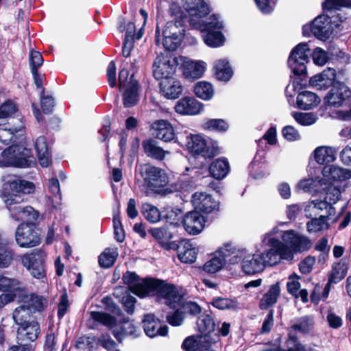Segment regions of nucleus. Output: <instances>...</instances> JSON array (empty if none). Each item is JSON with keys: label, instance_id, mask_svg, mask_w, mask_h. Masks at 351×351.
Returning <instances> with one entry per match:
<instances>
[{"label": "nucleus", "instance_id": "obj_1", "mask_svg": "<svg viewBox=\"0 0 351 351\" xmlns=\"http://www.w3.org/2000/svg\"><path fill=\"white\" fill-rule=\"evenodd\" d=\"M131 292L140 298L156 296L159 299H164L165 304L172 309L177 308L183 298L176 285L153 277L141 279L138 283L131 287Z\"/></svg>", "mask_w": 351, "mask_h": 351}, {"label": "nucleus", "instance_id": "obj_2", "mask_svg": "<svg viewBox=\"0 0 351 351\" xmlns=\"http://www.w3.org/2000/svg\"><path fill=\"white\" fill-rule=\"evenodd\" d=\"M35 191V185L32 182L23 180L15 176L10 178L4 182L1 197L13 219L22 207L23 204L27 201V195Z\"/></svg>", "mask_w": 351, "mask_h": 351}, {"label": "nucleus", "instance_id": "obj_3", "mask_svg": "<svg viewBox=\"0 0 351 351\" xmlns=\"http://www.w3.org/2000/svg\"><path fill=\"white\" fill-rule=\"evenodd\" d=\"M281 239L282 242L276 238L269 240L270 251L268 254L270 256H279L280 259H288L292 257L293 253L306 252L312 246V242L308 237L300 234L293 230L285 231Z\"/></svg>", "mask_w": 351, "mask_h": 351}, {"label": "nucleus", "instance_id": "obj_4", "mask_svg": "<svg viewBox=\"0 0 351 351\" xmlns=\"http://www.w3.org/2000/svg\"><path fill=\"white\" fill-rule=\"evenodd\" d=\"M169 12L174 17V20L167 22L162 29V44L165 51H174L180 47L184 39V25L188 17L182 8L176 3L171 5Z\"/></svg>", "mask_w": 351, "mask_h": 351}, {"label": "nucleus", "instance_id": "obj_5", "mask_svg": "<svg viewBox=\"0 0 351 351\" xmlns=\"http://www.w3.org/2000/svg\"><path fill=\"white\" fill-rule=\"evenodd\" d=\"M185 140L181 141L185 145L189 152L197 158L202 156L205 159H212L221 153V149L217 141L206 139L201 134H193L186 131L183 134Z\"/></svg>", "mask_w": 351, "mask_h": 351}, {"label": "nucleus", "instance_id": "obj_6", "mask_svg": "<svg viewBox=\"0 0 351 351\" xmlns=\"http://www.w3.org/2000/svg\"><path fill=\"white\" fill-rule=\"evenodd\" d=\"M0 167H29L35 161L32 150L23 145L14 144L1 152Z\"/></svg>", "mask_w": 351, "mask_h": 351}, {"label": "nucleus", "instance_id": "obj_7", "mask_svg": "<svg viewBox=\"0 0 351 351\" xmlns=\"http://www.w3.org/2000/svg\"><path fill=\"white\" fill-rule=\"evenodd\" d=\"M193 24L195 26L193 28L201 32L207 46L217 48L224 45L226 38L221 32L223 25L216 15L213 14L203 21Z\"/></svg>", "mask_w": 351, "mask_h": 351}, {"label": "nucleus", "instance_id": "obj_8", "mask_svg": "<svg viewBox=\"0 0 351 351\" xmlns=\"http://www.w3.org/2000/svg\"><path fill=\"white\" fill-rule=\"evenodd\" d=\"M136 171L143 180V185L149 191L157 192L168 182L165 171L149 162L137 165Z\"/></svg>", "mask_w": 351, "mask_h": 351}, {"label": "nucleus", "instance_id": "obj_9", "mask_svg": "<svg viewBox=\"0 0 351 351\" xmlns=\"http://www.w3.org/2000/svg\"><path fill=\"white\" fill-rule=\"evenodd\" d=\"M311 49L306 43H300L295 46L287 60V65L295 76L301 77L300 85H303L302 81H306L307 77L306 64L309 62Z\"/></svg>", "mask_w": 351, "mask_h": 351}, {"label": "nucleus", "instance_id": "obj_10", "mask_svg": "<svg viewBox=\"0 0 351 351\" xmlns=\"http://www.w3.org/2000/svg\"><path fill=\"white\" fill-rule=\"evenodd\" d=\"M90 313L94 321L107 326L119 343L122 341L125 335L133 334L134 332V326L129 323L127 318H123L118 324L117 318L109 313L96 311H91Z\"/></svg>", "mask_w": 351, "mask_h": 351}, {"label": "nucleus", "instance_id": "obj_11", "mask_svg": "<svg viewBox=\"0 0 351 351\" xmlns=\"http://www.w3.org/2000/svg\"><path fill=\"white\" fill-rule=\"evenodd\" d=\"M270 249L259 254L245 256L241 262V269L247 275L262 272L267 266L277 264V256H270Z\"/></svg>", "mask_w": 351, "mask_h": 351}, {"label": "nucleus", "instance_id": "obj_12", "mask_svg": "<svg viewBox=\"0 0 351 351\" xmlns=\"http://www.w3.org/2000/svg\"><path fill=\"white\" fill-rule=\"evenodd\" d=\"M15 239L21 247H35L41 242L40 230L33 222L21 223L16 230Z\"/></svg>", "mask_w": 351, "mask_h": 351}, {"label": "nucleus", "instance_id": "obj_13", "mask_svg": "<svg viewBox=\"0 0 351 351\" xmlns=\"http://www.w3.org/2000/svg\"><path fill=\"white\" fill-rule=\"evenodd\" d=\"M45 257L46 254L43 250L36 249L30 253L23 254L21 256V261L34 278L42 279L45 277Z\"/></svg>", "mask_w": 351, "mask_h": 351}, {"label": "nucleus", "instance_id": "obj_14", "mask_svg": "<svg viewBox=\"0 0 351 351\" xmlns=\"http://www.w3.org/2000/svg\"><path fill=\"white\" fill-rule=\"evenodd\" d=\"M351 97V89L343 82L337 81L324 97L326 106L339 108L346 104Z\"/></svg>", "mask_w": 351, "mask_h": 351}, {"label": "nucleus", "instance_id": "obj_15", "mask_svg": "<svg viewBox=\"0 0 351 351\" xmlns=\"http://www.w3.org/2000/svg\"><path fill=\"white\" fill-rule=\"evenodd\" d=\"M152 134L156 138L166 143L173 141L183 147V143L181 141L183 135L176 134L172 124L168 120L159 119L154 121L152 124Z\"/></svg>", "mask_w": 351, "mask_h": 351}, {"label": "nucleus", "instance_id": "obj_16", "mask_svg": "<svg viewBox=\"0 0 351 351\" xmlns=\"http://www.w3.org/2000/svg\"><path fill=\"white\" fill-rule=\"evenodd\" d=\"M183 7L189 14V22L193 27V23L202 22L210 12L208 5L204 0H184Z\"/></svg>", "mask_w": 351, "mask_h": 351}, {"label": "nucleus", "instance_id": "obj_17", "mask_svg": "<svg viewBox=\"0 0 351 351\" xmlns=\"http://www.w3.org/2000/svg\"><path fill=\"white\" fill-rule=\"evenodd\" d=\"M206 218V216L194 208V210L182 216L181 222L189 234L197 235L204 230Z\"/></svg>", "mask_w": 351, "mask_h": 351}, {"label": "nucleus", "instance_id": "obj_18", "mask_svg": "<svg viewBox=\"0 0 351 351\" xmlns=\"http://www.w3.org/2000/svg\"><path fill=\"white\" fill-rule=\"evenodd\" d=\"M194 208L208 216L219 210V202L206 192H195L192 196Z\"/></svg>", "mask_w": 351, "mask_h": 351}, {"label": "nucleus", "instance_id": "obj_19", "mask_svg": "<svg viewBox=\"0 0 351 351\" xmlns=\"http://www.w3.org/2000/svg\"><path fill=\"white\" fill-rule=\"evenodd\" d=\"M148 232L161 248L167 251L179 249L180 244L177 240L171 241L174 237V234L167 227L151 228Z\"/></svg>", "mask_w": 351, "mask_h": 351}, {"label": "nucleus", "instance_id": "obj_20", "mask_svg": "<svg viewBox=\"0 0 351 351\" xmlns=\"http://www.w3.org/2000/svg\"><path fill=\"white\" fill-rule=\"evenodd\" d=\"M230 244L224 245L223 248L215 252L214 256L203 266V269L208 274H215L225 265L226 258L234 252Z\"/></svg>", "mask_w": 351, "mask_h": 351}, {"label": "nucleus", "instance_id": "obj_21", "mask_svg": "<svg viewBox=\"0 0 351 351\" xmlns=\"http://www.w3.org/2000/svg\"><path fill=\"white\" fill-rule=\"evenodd\" d=\"M197 326L199 334L203 339L212 340V343L215 344L220 341L219 335L215 332L216 324L213 317L209 314L204 313L198 317Z\"/></svg>", "mask_w": 351, "mask_h": 351}, {"label": "nucleus", "instance_id": "obj_22", "mask_svg": "<svg viewBox=\"0 0 351 351\" xmlns=\"http://www.w3.org/2000/svg\"><path fill=\"white\" fill-rule=\"evenodd\" d=\"M143 326L146 335L151 338L157 336L165 337L169 332V327L161 325L160 320L152 313L144 315Z\"/></svg>", "mask_w": 351, "mask_h": 351}, {"label": "nucleus", "instance_id": "obj_23", "mask_svg": "<svg viewBox=\"0 0 351 351\" xmlns=\"http://www.w3.org/2000/svg\"><path fill=\"white\" fill-rule=\"evenodd\" d=\"M204 108L202 103L194 97L185 96L180 99L174 106L175 112L181 115H197Z\"/></svg>", "mask_w": 351, "mask_h": 351}, {"label": "nucleus", "instance_id": "obj_24", "mask_svg": "<svg viewBox=\"0 0 351 351\" xmlns=\"http://www.w3.org/2000/svg\"><path fill=\"white\" fill-rule=\"evenodd\" d=\"M337 72L333 68H327L322 73L310 78V84L317 90H326L337 82Z\"/></svg>", "mask_w": 351, "mask_h": 351}, {"label": "nucleus", "instance_id": "obj_25", "mask_svg": "<svg viewBox=\"0 0 351 351\" xmlns=\"http://www.w3.org/2000/svg\"><path fill=\"white\" fill-rule=\"evenodd\" d=\"M40 333V327L36 320H32L25 326L18 327L17 340L20 345H27L35 341Z\"/></svg>", "mask_w": 351, "mask_h": 351}, {"label": "nucleus", "instance_id": "obj_26", "mask_svg": "<svg viewBox=\"0 0 351 351\" xmlns=\"http://www.w3.org/2000/svg\"><path fill=\"white\" fill-rule=\"evenodd\" d=\"M133 77L134 75H132L123 93V105L125 108H132L137 105L140 100L141 85Z\"/></svg>", "mask_w": 351, "mask_h": 351}, {"label": "nucleus", "instance_id": "obj_27", "mask_svg": "<svg viewBox=\"0 0 351 351\" xmlns=\"http://www.w3.org/2000/svg\"><path fill=\"white\" fill-rule=\"evenodd\" d=\"M160 92L167 99H176L182 95L184 86L180 81L173 78H166L159 82Z\"/></svg>", "mask_w": 351, "mask_h": 351}, {"label": "nucleus", "instance_id": "obj_28", "mask_svg": "<svg viewBox=\"0 0 351 351\" xmlns=\"http://www.w3.org/2000/svg\"><path fill=\"white\" fill-rule=\"evenodd\" d=\"M313 35L321 40L328 39L332 34L331 20L327 15H319L311 22Z\"/></svg>", "mask_w": 351, "mask_h": 351}, {"label": "nucleus", "instance_id": "obj_29", "mask_svg": "<svg viewBox=\"0 0 351 351\" xmlns=\"http://www.w3.org/2000/svg\"><path fill=\"white\" fill-rule=\"evenodd\" d=\"M21 304L30 312H43L47 307L48 300L36 293L23 294L20 296Z\"/></svg>", "mask_w": 351, "mask_h": 351}, {"label": "nucleus", "instance_id": "obj_30", "mask_svg": "<svg viewBox=\"0 0 351 351\" xmlns=\"http://www.w3.org/2000/svg\"><path fill=\"white\" fill-rule=\"evenodd\" d=\"M212 340L203 339L199 335H191L184 339L182 343L184 351H213Z\"/></svg>", "mask_w": 351, "mask_h": 351}, {"label": "nucleus", "instance_id": "obj_31", "mask_svg": "<svg viewBox=\"0 0 351 351\" xmlns=\"http://www.w3.org/2000/svg\"><path fill=\"white\" fill-rule=\"evenodd\" d=\"M323 176L330 183L342 182L351 178V170L337 165H325L322 171Z\"/></svg>", "mask_w": 351, "mask_h": 351}, {"label": "nucleus", "instance_id": "obj_32", "mask_svg": "<svg viewBox=\"0 0 351 351\" xmlns=\"http://www.w3.org/2000/svg\"><path fill=\"white\" fill-rule=\"evenodd\" d=\"M142 149L145 154L150 158L162 161L165 159L166 154H169V151L165 150L158 145V142L152 138L145 139L141 143Z\"/></svg>", "mask_w": 351, "mask_h": 351}, {"label": "nucleus", "instance_id": "obj_33", "mask_svg": "<svg viewBox=\"0 0 351 351\" xmlns=\"http://www.w3.org/2000/svg\"><path fill=\"white\" fill-rule=\"evenodd\" d=\"M281 289L280 282H276L269 287V289L265 293L261 298L258 306L261 310H267L276 304L280 295Z\"/></svg>", "mask_w": 351, "mask_h": 351}, {"label": "nucleus", "instance_id": "obj_34", "mask_svg": "<svg viewBox=\"0 0 351 351\" xmlns=\"http://www.w3.org/2000/svg\"><path fill=\"white\" fill-rule=\"evenodd\" d=\"M35 149L39 164L42 167H47L51 164V153L49 150L47 140L44 136H40L36 139Z\"/></svg>", "mask_w": 351, "mask_h": 351}, {"label": "nucleus", "instance_id": "obj_35", "mask_svg": "<svg viewBox=\"0 0 351 351\" xmlns=\"http://www.w3.org/2000/svg\"><path fill=\"white\" fill-rule=\"evenodd\" d=\"M180 246L175 251L178 252V258L183 263H193L197 258V251L193 244L187 240H178Z\"/></svg>", "mask_w": 351, "mask_h": 351}, {"label": "nucleus", "instance_id": "obj_36", "mask_svg": "<svg viewBox=\"0 0 351 351\" xmlns=\"http://www.w3.org/2000/svg\"><path fill=\"white\" fill-rule=\"evenodd\" d=\"M176 67L177 65L171 64L169 60L159 62L158 64L154 61L153 64V76L160 82L166 78H173L176 73Z\"/></svg>", "mask_w": 351, "mask_h": 351}, {"label": "nucleus", "instance_id": "obj_37", "mask_svg": "<svg viewBox=\"0 0 351 351\" xmlns=\"http://www.w3.org/2000/svg\"><path fill=\"white\" fill-rule=\"evenodd\" d=\"M320 102V99L314 93L308 90L300 92L297 97V107L303 110L313 109Z\"/></svg>", "mask_w": 351, "mask_h": 351}, {"label": "nucleus", "instance_id": "obj_38", "mask_svg": "<svg viewBox=\"0 0 351 351\" xmlns=\"http://www.w3.org/2000/svg\"><path fill=\"white\" fill-rule=\"evenodd\" d=\"M230 165L227 158H219L213 160L208 168L210 176L217 180L224 178L230 171Z\"/></svg>", "mask_w": 351, "mask_h": 351}, {"label": "nucleus", "instance_id": "obj_39", "mask_svg": "<svg viewBox=\"0 0 351 351\" xmlns=\"http://www.w3.org/2000/svg\"><path fill=\"white\" fill-rule=\"evenodd\" d=\"M336 152L331 147H318L314 150L315 160L320 165H331L336 158Z\"/></svg>", "mask_w": 351, "mask_h": 351}, {"label": "nucleus", "instance_id": "obj_40", "mask_svg": "<svg viewBox=\"0 0 351 351\" xmlns=\"http://www.w3.org/2000/svg\"><path fill=\"white\" fill-rule=\"evenodd\" d=\"M214 69L215 77L220 81L228 82L232 77L233 71L227 60H218Z\"/></svg>", "mask_w": 351, "mask_h": 351}, {"label": "nucleus", "instance_id": "obj_41", "mask_svg": "<svg viewBox=\"0 0 351 351\" xmlns=\"http://www.w3.org/2000/svg\"><path fill=\"white\" fill-rule=\"evenodd\" d=\"M119 254L117 249L106 247L98 256V263L101 267L108 269L113 266Z\"/></svg>", "mask_w": 351, "mask_h": 351}, {"label": "nucleus", "instance_id": "obj_42", "mask_svg": "<svg viewBox=\"0 0 351 351\" xmlns=\"http://www.w3.org/2000/svg\"><path fill=\"white\" fill-rule=\"evenodd\" d=\"M347 271L348 268L345 263L341 261L335 263L328 275L329 284L339 283L346 276Z\"/></svg>", "mask_w": 351, "mask_h": 351}, {"label": "nucleus", "instance_id": "obj_43", "mask_svg": "<svg viewBox=\"0 0 351 351\" xmlns=\"http://www.w3.org/2000/svg\"><path fill=\"white\" fill-rule=\"evenodd\" d=\"M202 128L205 130L225 133L228 131L229 125L227 121L223 119H210L202 124Z\"/></svg>", "mask_w": 351, "mask_h": 351}, {"label": "nucleus", "instance_id": "obj_44", "mask_svg": "<svg viewBox=\"0 0 351 351\" xmlns=\"http://www.w3.org/2000/svg\"><path fill=\"white\" fill-rule=\"evenodd\" d=\"M204 71L203 62H191L185 66L183 73L187 78L197 79L203 75Z\"/></svg>", "mask_w": 351, "mask_h": 351}, {"label": "nucleus", "instance_id": "obj_45", "mask_svg": "<svg viewBox=\"0 0 351 351\" xmlns=\"http://www.w3.org/2000/svg\"><path fill=\"white\" fill-rule=\"evenodd\" d=\"M39 213L31 206L22 207L16 213H14L13 219L16 221H23L24 222H32L38 219Z\"/></svg>", "mask_w": 351, "mask_h": 351}, {"label": "nucleus", "instance_id": "obj_46", "mask_svg": "<svg viewBox=\"0 0 351 351\" xmlns=\"http://www.w3.org/2000/svg\"><path fill=\"white\" fill-rule=\"evenodd\" d=\"M195 95L204 100H209L213 96V88L210 83L207 82H197L193 89Z\"/></svg>", "mask_w": 351, "mask_h": 351}, {"label": "nucleus", "instance_id": "obj_47", "mask_svg": "<svg viewBox=\"0 0 351 351\" xmlns=\"http://www.w3.org/2000/svg\"><path fill=\"white\" fill-rule=\"evenodd\" d=\"M328 216L320 215L319 217L311 219L306 223V229L308 232H317L328 229L329 225L328 223Z\"/></svg>", "mask_w": 351, "mask_h": 351}, {"label": "nucleus", "instance_id": "obj_48", "mask_svg": "<svg viewBox=\"0 0 351 351\" xmlns=\"http://www.w3.org/2000/svg\"><path fill=\"white\" fill-rule=\"evenodd\" d=\"M210 304L219 310H234L238 307V302L236 300L222 297L213 298Z\"/></svg>", "mask_w": 351, "mask_h": 351}, {"label": "nucleus", "instance_id": "obj_49", "mask_svg": "<svg viewBox=\"0 0 351 351\" xmlns=\"http://www.w3.org/2000/svg\"><path fill=\"white\" fill-rule=\"evenodd\" d=\"M28 311H29L26 309V308L23 307V304L14 310L13 313V319L19 327L25 326L30 322V315Z\"/></svg>", "mask_w": 351, "mask_h": 351}, {"label": "nucleus", "instance_id": "obj_50", "mask_svg": "<svg viewBox=\"0 0 351 351\" xmlns=\"http://www.w3.org/2000/svg\"><path fill=\"white\" fill-rule=\"evenodd\" d=\"M142 213L150 223H156L159 221L161 217L159 210L156 206L149 204L143 206Z\"/></svg>", "mask_w": 351, "mask_h": 351}, {"label": "nucleus", "instance_id": "obj_51", "mask_svg": "<svg viewBox=\"0 0 351 351\" xmlns=\"http://www.w3.org/2000/svg\"><path fill=\"white\" fill-rule=\"evenodd\" d=\"M40 106L43 113L51 114L55 106L54 99L51 95H45V88L40 92Z\"/></svg>", "mask_w": 351, "mask_h": 351}, {"label": "nucleus", "instance_id": "obj_52", "mask_svg": "<svg viewBox=\"0 0 351 351\" xmlns=\"http://www.w3.org/2000/svg\"><path fill=\"white\" fill-rule=\"evenodd\" d=\"M163 213V218L171 225L178 226L182 219L180 209H167Z\"/></svg>", "mask_w": 351, "mask_h": 351}, {"label": "nucleus", "instance_id": "obj_53", "mask_svg": "<svg viewBox=\"0 0 351 351\" xmlns=\"http://www.w3.org/2000/svg\"><path fill=\"white\" fill-rule=\"evenodd\" d=\"M14 252L5 247H0V268L8 267L13 260Z\"/></svg>", "mask_w": 351, "mask_h": 351}, {"label": "nucleus", "instance_id": "obj_54", "mask_svg": "<svg viewBox=\"0 0 351 351\" xmlns=\"http://www.w3.org/2000/svg\"><path fill=\"white\" fill-rule=\"evenodd\" d=\"M144 34L143 27H141L136 33V25L133 22H129L126 25L125 38L140 40Z\"/></svg>", "mask_w": 351, "mask_h": 351}, {"label": "nucleus", "instance_id": "obj_55", "mask_svg": "<svg viewBox=\"0 0 351 351\" xmlns=\"http://www.w3.org/2000/svg\"><path fill=\"white\" fill-rule=\"evenodd\" d=\"M18 110L16 104L10 100H8L0 106V118H8L14 114Z\"/></svg>", "mask_w": 351, "mask_h": 351}, {"label": "nucleus", "instance_id": "obj_56", "mask_svg": "<svg viewBox=\"0 0 351 351\" xmlns=\"http://www.w3.org/2000/svg\"><path fill=\"white\" fill-rule=\"evenodd\" d=\"M282 136L288 141H296L301 138L298 130L292 125H286L282 129Z\"/></svg>", "mask_w": 351, "mask_h": 351}, {"label": "nucleus", "instance_id": "obj_57", "mask_svg": "<svg viewBox=\"0 0 351 351\" xmlns=\"http://www.w3.org/2000/svg\"><path fill=\"white\" fill-rule=\"evenodd\" d=\"M44 62L43 57L40 52L31 50L29 53V66L31 71L38 70Z\"/></svg>", "mask_w": 351, "mask_h": 351}, {"label": "nucleus", "instance_id": "obj_58", "mask_svg": "<svg viewBox=\"0 0 351 351\" xmlns=\"http://www.w3.org/2000/svg\"><path fill=\"white\" fill-rule=\"evenodd\" d=\"M69 301L67 293L64 291L60 297L59 300V302L58 304V313L57 315L59 319H61L63 318V317L65 315L68 308H69Z\"/></svg>", "mask_w": 351, "mask_h": 351}, {"label": "nucleus", "instance_id": "obj_59", "mask_svg": "<svg viewBox=\"0 0 351 351\" xmlns=\"http://www.w3.org/2000/svg\"><path fill=\"white\" fill-rule=\"evenodd\" d=\"M106 76L108 83L111 88H115L117 83V66L114 60H111L107 68Z\"/></svg>", "mask_w": 351, "mask_h": 351}, {"label": "nucleus", "instance_id": "obj_60", "mask_svg": "<svg viewBox=\"0 0 351 351\" xmlns=\"http://www.w3.org/2000/svg\"><path fill=\"white\" fill-rule=\"evenodd\" d=\"M291 114L294 119L302 125H310L315 121L311 113L293 112Z\"/></svg>", "mask_w": 351, "mask_h": 351}, {"label": "nucleus", "instance_id": "obj_61", "mask_svg": "<svg viewBox=\"0 0 351 351\" xmlns=\"http://www.w3.org/2000/svg\"><path fill=\"white\" fill-rule=\"evenodd\" d=\"M101 302L105 306V309L109 312L115 314L117 316L123 315L121 309L119 306L114 302L113 299L110 296L104 297Z\"/></svg>", "mask_w": 351, "mask_h": 351}, {"label": "nucleus", "instance_id": "obj_62", "mask_svg": "<svg viewBox=\"0 0 351 351\" xmlns=\"http://www.w3.org/2000/svg\"><path fill=\"white\" fill-rule=\"evenodd\" d=\"M313 60L316 65L323 66L328 60L327 53L319 47H316L312 53Z\"/></svg>", "mask_w": 351, "mask_h": 351}, {"label": "nucleus", "instance_id": "obj_63", "mask_svg": "<svg viewBox=\"0 0 351 351\" xmlns=\"http://www.w3.org/2000/svg\"><path fill=\"white\" fill-rule=\"evenodd\" d=\"M315 263V256H308L299 263V270L302 274H307L311 272Z\"/></svg>", "mask_w": 351, "mask_h": 351}, {"label": "nucleus", "instance_id": "obj_64", "mask_svg": "<svg viewBox=\"0 0 351 351\" xmlns=\"http://www.w3.org/2000/svg\"><path fill=\"white\" fill-rule=\"evenodd\" d=\"M291 329L299 331L304 335L308 334L313 328V324H310L307 317H303L300 322L291 326Z\"/></svg>", "mask_w": 351, "mask_h": 351}]
</instances>
